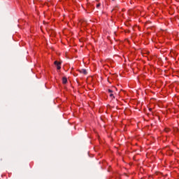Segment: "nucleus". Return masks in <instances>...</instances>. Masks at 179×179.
Instances as JSON below:
<instances>
[{
  "label": "nucleus",
  "instance_id": "nucleus-3",
  "mask_svg": "<svg viewBox=\"0 0 179 179\" xmlns=\"http://www.w3.org/2000/svg\"><path fill=\"white\" fill-rule=\"evenodd\" d=\"M68 82V79L66 78V77H64L62 78V83H64V85L66 84Z\"/></svg>",
  "mask_w": 179,
  "mask_h": 179
},
{
  "label": "nucleus",
  "instance_id": "nucleus-6",
  "mask_svg": "<svg viewBox=\"0 0 179 179\" xmlns=\"http://www.w3.org/2000/svg\"><path fill=\"white\" fill-rule=\"evenodd\" d=\"M108 93H113V90H108Z\"/></svg>",
  "mask_w": 179,
  "mask_h": 179
},
{
  "label": "nucleus",
  "instance_id": "nucleus-4",
  "mask_svg": "<svg viewBox=\"0 0 179 179\" xmlns=\"http://www.w3.org/2000/svg\"><path fill=\"white\" fill-rule=\"evenodd\" d=\"M110 97H113V99L115 98V97L114 96V94H110Z\"/></svg>",
  "mask_w": 179,
  "mask_h": 179
},
{
  "label": "nucleus",
  "instance_id": "nucleus-7",
  "mask_svg": "<svg viewBox=\"0 0 179 179\" xmlns=\"http://www.w3.org/2000/svg\"><path fill=\"white\" fill-rule=\"evenodd\" d=\"M112 1H115V0H112Z\"/></svg>",
  "mask_w": 179,
  "mask_h": 179
},
{
  "label": "nucleus",
  "instance_id": "nucleus-2",
  "mask_svg": "<svg viewBox=\"0 0 179 179\" xmlns=\"http://www.w3.org/2000/svg\"><path fill=\"white\" fill-rule=\"evenodd\" d=\"M80 73H83V75H87V71L86 69H82L80 71Z\"/></svg>",
  "mask_w": 179,
  "mask_h": 179
},
{
  "label": "nucleus",
  "instance_id": "nucleus-1",
  "mask_svg": "<svg viewBox=\"0 0 179 179\" xmlns=\"http://www.w3.org/2000/svg\"><path fill=\"white\" fill-rule=\"evenodd\" d=\"M54 64L56 65L58 70L61 69V62L55 61Z\"/></svg>",
  "mask_w": 179,
  "mask_h": 179
},
{
  "label": "nucleus",
  "instance_id": "nucleus-5",
  "mask_svg": "<svg viewBox=\"0 0 179 179\" xmlns=\"http://www.w3.org/2000/svg\"><path fill=\"white\" fill-rule=\"evenodd\" d=\"M101 3H98L97 5H96V8H100V6H101Z\"/></svg>",
  "mask_w": 179,
  "mask_h": 179
}]
</instances>
